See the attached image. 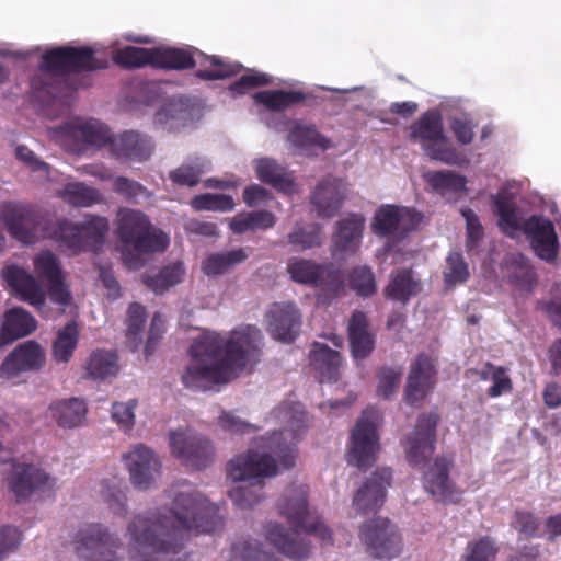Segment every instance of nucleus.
<instances>
[{
	"label": "nucleus",
	"instance_id": "44",
	"mask_svg": "<svg viewBox=\"0 0 561 561\" xmlns=\"http://www.w3.org/2000/svg\"><path fill=\"white\" fill-rule=\"evenodd\" d=\"M253 98L256 103L263 104L271 111H284L294 104L304 102L307 95L295 90H265L256 92Z\"/></svg>",
	"mask_w": 561,
	"mask_h": 561
},
{
	"label": "nucleus",
	"instance_id": "25",
	"mask_svg": "<svg viewBox=\"0 0 561 561\" xmlns=\"http://www.w3.org/2000/svg\"><path fill=\"white\" fill-rule=\"evenodd\" d=\"M453 460L446 457H436L433 465L423 477L425 490L437 501L455 503L459 501V493L449 479Z\"/></svg>",
	"mask_w": 561,
	"mask_h": 561
},
{
	"label": "nucleus",
	"instance_id": "30",
	"mask_svg": "<svg viewBox=\"0 0 561 561\" xmlns=\"http://www.w3.org/2000/svg\"><path fill=\"white\" fill-rule=\"evenodd\" d=\"M37 328L35 318L27 310L15 307L4 313V321L0 331V346L27 336Z\"/></svg>",
	"mask_w": 561,
	"mask_h": 561
},
{
	"label": "nucleus",
	"instance_id": "7",
	"mask_svg": "<svg viewBox=\"0 0 561 561\" xmlns=\"http://www.w3.org/2000/svg\"><path fill=\"white\" fill-rule=\"evenodd\" d=\"M410 139L420 142L430 160L457 167L468 163L465 154L445 135L442 116L437 111H426L410 126Z\"/></svg>",
	"mask_w": 561,
	"mask_h": 561
},
{
	"label": "nucleus",
	"instance_id": "34",
	"mask_svg": "<svg viewBox=\"0 0 561 561\" xmlns=\"http://www.w3.org/2000/svg\"><path fill=\"white\" fill-rule=\"evenodd\" d=\"M85 375L92 380H110L115 378L119 371L118 355L114 350H94L87 358L84 366Z\"/></svg>",
	"mask_w": 561,
	"mask_h": 561
},
{
	"label": "nucleus",
	"instance_id": "53",
	"mask_svg": "<svg viewBox=\"0 0 561 561\" xmlns=\"http://www.w3.org/2000/svg\"><path fill=\"white\" fill-rule=\"evenodd\" d=\"M447 286H454L467 282L469 278L468 264L459 252H450L446 259V267L443 272Z\"/></svg>",
	"mask_w": 561,
	"mask_h": 561
},
{
	"label": "nucleus",
	"instance_id": "51",
	"mask_svg": "<svg viewBox=\"0 0 561 561\" xmlns=\"http://www.w3.org/2000/svg\"><path fill=\"white\" fill-rule=\"evenodd\" d=\"M229 561H277V558L263 551L257 541L247 539L232 545Z\"/></svg>",
	"mask_w": 561,
	"mask_h": 561
},
{
	"label": "nucleus",
	"instance_id": "45",
	"mask_svg": "<svg viewBox=\"0 0 561 561\" xmlns=\"http://www.w3.org/2000/svg\"><path fill=\"white\" fill-rule=\"evenodd\" d=\"M154 48L126 46L113 55V61L124 68H140L154 64Z\"/></svg>",
	"mask_w": 561,
	"mask_h": 561
},
{
	"label": "nucleus",
	"instance_id": "11",
	"mask_svg": "<svg viewBox=\"0 0 561 561\" xmlns=\"http://www.w3.org/2000/svg\"><path fill=\"white\" fill-rule=\"evenodd\" d=\"M72 543L78 556L85 561H124L119 551L123 542L117 534L100 523L82 525Z\"/></svg>",
	"mask_w": 561,
	"mask_h": 561
},
{
	"label": "nucleus",
	"instance_id": "33",
	"mask_svg": "<svg viewBox=\"0 0 561 561\" xmlns=\"http://www.w3.org/2000/svg\"><path fill=\"white\" fill-rule=\"evenodd\" d=\"M289 144L299 152L314 154V150H327L332 144L313 125L296 124L288 133Z\"/></svg>",
	"mask_w": 561,
	"mask_h": 561
},
{
	"label": "nucleus",
	"instance_id": "49",
	"mask_svg": "<svg viewBox=\"0 0 561 561\" xmlns=\"http://www.w3.org/2000/svg\"><path fill=\"white\" fill-rule=\"evenodd\" d=\"M201 56L205 58L208 62L209 67L206 69H199L196 72V76L203 80H220L225 78L232 77L240 72L242 69V65L237 62H228L224 60L221 57L213 55L205 56L203 53H199Z\"/></svg>",
	"mask_w": 561,
	"mask_h": 561
},
{
	"label": "nucleus",
	"instance_id": "2",
	"mask_svg": "<svg viewBox=\"0 0 561 561\" xmlns=\"http://www.w3.org/2000/svg\"><path fill=\"white\" fill-rule=\"evenodd\" d=\"M263 335L254 325L234 330L229 339L204 332L190 346L191 363L181 380L185 388L208 391L227 383L249 364L257 363Z\"/></svg>",
	"mask_w": 561,
	"mask_h": 561
},
{
	"label": "nucleus",
	"instance_id": "42",
	"mask_svg": "<svg viewBox=\"0 0 561 561\" xmlns=\"http://www.w3.org/2000/svg\"><path fill=\"white\" fill-rule=\"evenodd\" d=\"M80 330L75 321L68 322L57 331V335L51 346V355L57 363H68L78 345Z\"/></svg>",
	"mask_w": 561,
	"mask_h": 561
},
{
	"label": "nucleus",
	"instance_id": "16",
	"mask_svg": "<svg viewBox=\"0 0 561 561\" xmlns=\"http://www.w3.org/2000/svg\"><path fill=\"white\" fill-rule=\"evenodd\" d=\"M169 436L172 454L186 467L204 469L213 462L214 448L206 437L188 428L170 432Z\"/></svg>",
	"mask_w": 561,
	"mask_h": 561
},
{
	"label": "nucleus",
	"instance_id": "58",
	"mask_svg": "<svg viewBox=\"0 0 561 561\" xmlns=\"http://www.w3.org/2000/svg\"><path fill=\"white\" fill-rule=\"evenodd\" d=\"M350 285L357 295L363 297L371 296L376 291V282L370 268L356 267L350 274Z\"/></svg>",
	"mask_w": 561,
	"mask_h": 561
},
{
	"label": "nucleus",
	"instance_id": "3",
	"mask_svg": "<svg viewBox=\"0 0 561 561\" xmlns=\"http://www.w3.org/2000/svg\"><path fill=\"white\" fill-rule=\"evenodd\" d=\"M280 516L285 517L291 529L283 525L270 523L265 527L266 540L285 557L301 561L311 551L309 541L302 537L314 535L324 545H332L331 530L308 511V490L305 485H289L277 502Z\"/></svg>",
	"mask_w": 561,
	"mask_h": 561
},
{
	"label": "nucleus",
	"instance_id": "19",
	"mask_svg": "<svg viewBox=\"0 0 561 561\" xmlns=\"http://www.w3.org/2000/svg\"><path fill=\"white\" fill-rule=\"evenodd\" d=\"M108 152L119 162H145L153 152L151 138L137 130L111 134Z\"/></svg>",
	"mask_w": 561,
	"mask_h": 561
},
{
	"label": "nucleus",
	"instance_id": "63",
	"mask_svg": "<svg viewBox=\"0 0 561 561\" xmlns=\"http://www.w3.org/2000/svg\"><path fill=\"white\" fill-rule=\"evenodd\" d=\"M22 534L18 527L5 525L0 528V561H3L10 553L20 546Z\"/></svg>",
	"mask_w": 561,
	"mask_h": 561
},
{
	"label": "nucleus",
	"instance_id": "48",
	"mask_svg": "<svg viewBox=\"0 0 561 561\" xmlns=\"http://www.w3.org/2000/svg\"><path fill=\"white\" fill-rule=\"evenodd\" d=\"M201 56L205 58L208 62L209 67L206 69H199L196 72V76L203 80H220L225 78L232 77L240 72L242 69V65L237 62H228L224 60L221 57L213 55L205 56L203 53H199Z\"/></svg>",
	"mask_w": 561,
	"mask_h": 561
},
{
	"label": "nucleus",
	"instance_id": "52",
	"mask_svg": "<svg viewBox=\"0 0 561 561\" xmlns=\"http://www.w3.org/2000/svg\"><path fill=\"white\" fill-rule=\"evenodd\" d=\"M205 172V164L199 159L192 163H184L169 173L170 180L180 186H196L201 175Z\"/></svg>",
	"mask_w": 561,
	"mask_h": 561
},
{
	"label": "nucleus",
	"instance_id": "6",
	"mask_svg": "<svg viewBox=\"0 0 561 561\" xmlns=\"http://www.w3.org/2000/svg\"><path fill=\"white\" fill-rule=\"evenodd\" d=\"M278 467L275 458L266 451L249 449L234 456L227 465V474L234 482L249 483L229 491V497L240 508H250L263 499L265 479L275 477Z\"/></svg>",
	"mask_w": 561,
	"mask_h": 561
},
{
	"label": "nucleus",
	"instance_id": "27",
	"mask_svg": "<svg viewBox=\"0 0 561 561\" xmlns=\"http://www.w3.org/2000/svg\"><path fill=\"white\" fill-rule=\"evenodd\" d=\"M346 197L345 183L336 178H324L310 195V203L322 218H331L337 214Z\"/></svg>",
	"mask_w": 561,
	"mask_h": 561
},
{
	"label": "nucleus",
	"instance_id": "26",
	"mask_svg": "<svg viewBox=\"0 0 561 561\" xmlns=\"http://www.w3.org/2000/svg\"><path fill=\"white\" fill-rule=\"evenodd\" d=\"M54 484V479L33 465H15L10 478V489L18 501L27 499L35 491L49 490Z\"/></svg>",
	"mask_w": 561,
	"mask_h": 561
},
{
	"label": "nucleus",
	"instance_id": "18",
	"mask_svg": "<svg viewBox=\"0 0 561 561\" xmlns=\"http://www.w3.org/2000/svg\"><path fill=\"white\" fill-rule=\"evenodd\" d=\"M523 232L536 255L553 263L559 253V241L552 221L541 215H531L523 222Z\"/></svg>",
	"mask_w": 561,
	"mask_h": 561
},
{
	"label": "nucleus",
	"instance_id": "41",
	"mask_svg": "<svg viewBox=\"0 0 561 561\" xmlns=\"http://www.w3.org/2000/svg\"><path fill=\"white\" fill-rule=\"evenodd\" d=\"M248 259L247 252L239 248L227 252L209 254L202 263V271L209 277H217L229 272L233 266Z\"/></svg>",
	"mask_w": 561,
	"mask_h": 561
},
{
	"label": "nucleus",
	"instance_id": "50",
	"mask_svg": "<svg viewBox=\"0 0 561 561\" xmlns=\"http://www.w3.org/2000/svg\"><path fill=\"white\" fill-rule=\"evenodd\" d=\"M60 196L65 202L76 207H90L101 201V194L96 188L82 183L67 184Z\"/></svg>",
	"mask_w": 561,
	"mask_h": 561
},
{
	"label": "nucleus",
	"instance_id": "57",
	"mask_svg": "<svg viewBox=\"0 0 561 561\" xmlns=\"http://www.w3.org/2000/svg\"><path fill=\"white\" fill-rule=\"evenodd\" d=\"M499 548L494 539L484 536L476 541L469 542L466 548L463 561H494Z\"/></svg>",
	"mask_w": 561,
	"mask_h": 561
},
{
	"label": "nucleus",
	"instance_id": "4",
	"mask_svg": "<svg viewBox=\"0 0 561 561\" xmlns=\"http://www.w3.org/2000/svg\"><path fill=\"white\" fill-rule=\"evenodd\" d=\"M33 265L37 277L47 282V291L31 273L18 265L3 267L1 276L15 297L37 310L41 311L46 306V296L65 309L71 300V293L65 283L57 256L50 251H42L34 256Z\"/></svg>",
	"mask_w": 561,
	"mask_h": 561
},
{
	"label": "nucleus",
	"instance_id": "62",
	"mask_svg": "<svg viewBox=\"0 0 561 561\" xmlns=\"http://www.w3.org/2000/svg\"><path fill=\"white\" fill-rule=\"evenodd\" d=\"M461 215L466 220V248L470 251L482 240L484 231L478 215L471 208L461 209Z\"/></svg>",
	"mask_w": 561,
	"mask_h": 561
},
{
	"label": "nucleus",
	"instance_id": "8",
	"mask_svg": "<svg viewBox=\"0 0 561 561\" xmlns=\"http://www.w3.org/2000/svg\"><path fill=\"white\" fill-rule=\"evenodd\" d=\"M287 425L260 438L257 444L264 450L275 455L280 466L288 470L296 466L297 445L307 432V413L298 403H291L279 410Z\"/></svg>",
	"mask_w": 561,
	"mask_h": 561
},
{
	"label": "nucleus",
	"instance_id": "31",
	"mask_svg": "<svg viewBox=\"0 0 561 561\" xmlns=\"http://www.w3.org/2000/svg\"><path fill=\"white\" fill-rule=\"evenodd\" d=\"M348 339L352 355L355 359H364L370 355L375 339L368 331V319L365 312L355 310L348 321Z\"/></svg>",
	"mask_w": 561,
	"mask_h": 561
},
{
	"label": "nucleus",
	"instance_id": "46",
	"mask_svg": "<svg viewBox=\"0 0 561 561\" xmlns=\"http://www.w3.org/2000/svg\"><path fill=\"white\" fill-rule=\"evenodd\" d=\"M425 180L440 194L463 192L467 184V179L454 171H432L425 174Z\"/></svg>",
	"mask_w": 561,
	"mask_h": 561
},
{
	"label": "nucleus",
	"instance_id": "17",
	"mask_svg": "<svg viewBox=\"0 0 561 561\" xmlns=\"http://www.w3.org/2000/svg\"><path fill=\"white\" fill-rule=\"evenodd\" d=\"M438 422L439 415L435 412L419 416L414 431L404 443L407 460L411 466H421L433 455Z\"/></svg>",
	"mask_w": 561,
	"mask_h": 561
},
{
	"label": "nucleus",
	"instance_id": "38",
	"mask_svg": "<svg viewBox=\"0 0 561 561\" xmlns=\"http://www.w3.org/2000/svg\"><path fill=\"white\" fill-rule=\"evenodd\" d=\"M68 61L70 73L95 71L106 69L110 65L108 58L88 46H68Z\"/></svg>",
	"mask_w": 561,
	"mask_h": 561
},
{
	"label": "nucleus",
	"instance_id": "13",
	"mask_svg": "<svg viewBox=\"0 0 561 561\" xmlns=\"http://www.w3.org/2000/svg\"><path fill=\"white\" fill-rule=\"evenodd\" d=\"M378 421V410L368 408L351 432L347 462L364 471L376 462L380 449Z\"/></svg>",
	"mask_w": 561,
	"mask_h": 561
},
{
	"label": "nucleus",
	"instance_id": "1",
	"mask_svg": "<svg viewBox=\"0 0 561 561\" xmlns=\"http://www.w3.org/2000/svg\"><path fill=\"white\" fill-rule=\"evenodd\" d=\"M220 508L195 490L173 493L169 514L149 511L128 523V557L131 561H160L179 553L192 534H210L221 529Z\"/></svg>",
	"mask_w": 561,
	"mask_h": 561
},
{
	"label": "nucleus",
	"instance_id": "37",
	"mask_svg": "<svg viewBox=\"0 0 561 561\" xmlns=\"http://www.w3.org/2000/svg\"><path fill=\"white\" fill-rule=\"evenodd\" d=\"M494 213L497 215V226L507 237L514 239L523 231V224L517 213L515 203L506 195L493 196Z\"/></svg>",
	"mask_w": 561,
	"mask_h": 561
},
{
	"label": "nucleus",
	"instance_id": "40",
	"mask_svg": "<svg viewBox=\"0 0 561 561\" xmlns=\"http://www.w3.org/2000/svg\"><path fill=\"white\" fill-rule=\"evenodd\" d=\"M50 410L59 426L72 428L85 420L87 404L81 399L70 398L51 404Z\"/></svg>",
	"mask_w": 561,
	"mask_h": 561
},
{
	"label": "nucleus",
	"instance_id": "60",
	"mask_svg": "<svg viewBox=\"0 0 561 561\" xmlns=\"http://www.w3.org/2000/svg\"><path fill=\"white\" fill-rule=\"evenodd\" d=\"M402 376L401 367H383L378 373V394L389 399L398 389Z\"/></svg>",
	"mask_w": 561,
	"mask_h": 561
},
{
	"label": "nucleus",
	"instance_id": "29",
	"mask_svg": "<svg viewBox=\"0 0 561 561\" xmlns=\"http://www.w3.org/2000/svg\"><path fill=\"white\" fill-rule=\"evenodd\" d=\"M364 225L365 219L358 214L339 220L332 238L334 253L354 254L360 245Z\"/></svg>",
	"mask_w": 561,
	"mask_h": 561
},
{
	"label": "nucleus",
	"instance_id": "32",
	"mask_svg": "<svg viewBox=\"0 0 561 561\" xmlns=\"http://www.w3.org/2000/svg\"><path fill=\"white\" fill-rule=\"evenodd\" d=\"M311 367L319 374V381H336L342 364L341 354L328 345L314 342L309 355Z\"/></svg>",
	"mask_w": 561,
	"mask_h": 561
},
{
	"label": "nucleus",
	"instance_id": "20",
	"mask_svg": "<svg viewBox=\"0 0 561 561\" xmlns=\"http://www.w3.org/2000/svg\"><path fill=\"white\" fill-rule=\"evenodd\" d=\"M287 272L294 282L313 287L342 282L340 271L332 263L294 257L287 264Z\"/></svg>",
	"mask_w": 561,
	"mask_h": 561
},
{
	"label": "nucleus",
	"instance_id": "15",
	"mask_svg": "<svg viewBox=\"0 0 561 561\" xmlns=\"http://www.w3.org/2000/svg\"><path fill=\"white\" fill-rule=\"evenodd\" d=\"M359 538L366 551L376 559H392L402 549V538L397 527L388 518H374L365 522Z\"/></svg>",
	"mask_w": 561,
	"mask_h": 561
},
{
	"label": "nucleus",
	"instance_id": "9",
	"mask_svg": "<svg viewBox=\"0 0 561 561\" xmlns=\"http://www.w3.org/2000/svg\"><path fill=\"white\" fill-rule=\"evenodd\" d=\"M108 232V220L101 216H89L83 222H72L67 218H56L48 227L47 234L61 245L77 251L96 252Z\"/></svg>",
	"mask_w": 561,
	"mask_h": 561
},
{
	"label": "nucleus",
	"instance_id": "23",
	"mask_svg": "<svg viewBox=\"0 0 561 561\" xmlns=\"http://www.w3.org/2000/svg\"><path fill=\"white\" fill-rule=\"evenodd\" d=\"M129 471L131 483L140 489H148L159 473L161 463L153 451L145 445H137L123 456Z\"/></svg>",
	"mask_w": 561,
	"mask_h": 561
},
{
	"label": "nucleus",
	"instance_id": "10",
	"mask_svg": "<svg viewBox=\"0 0 561 561\" xmlns=\"http://www.w3.org/2000/svg\"><path fill=\"white\" fill-rule=\"evenodd\" d=\"M0 219L11 237L25 245L35 243L38 237L50 239L47 230L55 225V219L46 217L37 207L13 202L0 206Z\"/></svg>",
	"mask_w": 561,
	"mask_h": 561
},
{
	"label": "nucleus",
	"instance_id": "28",
	"mask_svg": "<svg viewBox=\"0 0 561 561\" xmlns=\"http://www.w3.org/2000/svg\"><path fill=\"white\" fill-rule=\"evenodd\" d=\"M300 328V313L295 304H276L267 313V329L275 340L293 342Z\"/></svg>",
	"mask_w": 561,
	"mask_h": 561
},
{
	"label": "nucleus",
	"instance_id": "56",
	"mask_svg": "<svg viewBox=\"0 0 561 561\" xmlns=\"http://www.w3.org/2000/svg\"><path fill=\"white\" fill-rule=\"evenodd\" d=\"M191 205L196 210L229 211L234 202L230 195L205 193L194 196Z\"/></svg>",
	"mask_w": 561,
	"mask_h": 561
},
{
	"label": "nucleus",
	"instance_id": "36",
	"mask_svg": "<svg viewBox=\"0 0 561 561\" xmlns=\"http://www.w3.org/2000/svg\"><path fill=\"white\" fill-rule=\"evenodd\" d=\"M197 49L188 48H154L153 67L168 70H186L195 67L194 54Z\"/></svg>",
	"mask_w": 561,
	"mask_h": 561
},
{
	"label": "nucleus",
	"instance_id": "5",
	"mask_svg": "<svg viewBox=\"0 0 561 561\" xmlns=\"http://www.w3.org/2000/svg\"><path fill=\"white\" fill-rule=\"evenodd\" d=\"M116 234L123 247V261L130 270L142 267L145 256L164 252L170 244L169 236L154 227L148 215L128 207L117 210Z\"/></svg>",
	"mask_w": 561,
	"mask_h": 561
},
{
	"label": "nucleus",
	"instance_id": "39",
	"mask_svg": "<svg viewBox=\"0 0 561 561\" xmlns=\"http://www.w3.org/2000/svg\"><path fill=\"white\" fill-rule=\"evenodd\" d=\"M421 290V284L414 279L412 270H397L391 277L390 283L385 288V296L391 300L405 304L412 296Z\"/></svg>",
	"mask_w": 561,
	"mask_h": 561
},
{
	"label": "nucleus",
	"instance_id": "12",
	"mask_svg": "<svg viewBox=\"0 0 561 561\" xmlns=\"http://www.w3.org/2000/svg\"><path fill=\"white\" fill-rule=\"evenodd\" d=\"M69 73L68 46L46 50L42 55L38 73L31 79L34 96L43 102L56 99L66 89L65 77Z\"/></svg>",
	"mask_w": 561,
	"mask_h": 561
},
{
	"label": "nucleus",
	"instance_id": "64",
	"mask_svg": "<svg viewBox=\"0 0 561 561\" xmlns=\"http://www.w3.org/2000/svg\"><path fill=\"white\" fill-rule=\"evenodd\" d=\"M113 191L128 201H136L139 196H145L148 193L141 183L126 176H117L114 180Z\"/></svg>",
	"mask_w": 561,
	"mask_h": 561
},
{
	"label": "nucleus",
	"instance_id": "24",
	"mask_svg": "<svg viewBox=\"0 0 561 561\" xmlns=\"http://www.w3.org/2000/svg\"><path fill=\"white\" fill-rule=\"evenodd\" d=\"M436 367L431 355L421 353L410 366L404 397L408 403L421 401L435 385Z\"/></svg>",
	"mask_w": 561,
	"mask_h": 561
},
{
	"label": "nucleus",
	"instance_id": "14",
	"mask_svg": "<svg viewBox=\"0 0 561 561\" xmlns=\"http://www.w3.org/2000/svg\"><path fill=\"white\" fill-rule=\"evenodd\" d=\"M64 147L76 154L99 150L108 146L111 129L98 119L75 118L56 129Z\"/></svg>",
	"mask_w": 561,
	"mask_h": 561
},
{
	"label": "nucleus",
	"instance_id": "54",
	"mask_svg": "<svg viewBox=\"0 0 561 561\" xmlns=\"http://www.w3.org/2000/svg\"><path fill=\"white\" fill-rule=\"evenodd\" d=\"M287 240L296 251L319 247L321 244V228L318 225L309 228L297 226L293 232L288 234Z\"/></svg>",
	"mask_w": 561,
	"mask_h": 561
},
{
	"label": "nucleus",
	"instance_id": "55",
	"mask_svg": "<svg viewBox=\"0 0 561 561\" xmlns=\"http://www.w3.org/2000/svg\"><path fill=\"white\" fill-rule=\"evenodd\" d=\"M102 497L113 514L125 516L127 514L126 494L121 489V481L113 479L102 483Z\"/></svg>",
	"mask_w": 561,
	"mask_h": 561
},
{
	"label": "nucleus",
	"instance_id": "22",
	"mask_svg": "<svg viewBox=\"0 0 561 561\" xmlns=\"http://www.w3.org/2000/svg\"><path fill=\"white\" fill-rule=\"evenodd\" d=\"M392 470L378 468L357 491L353 499V506L362 514L379 510L385 502L387 489L391 485Z\"/></svg>",
	"mask_w": 561,
	"mask_h": 561
},
{
	"label": "nucleus",
	"instance_id": "35",
	"mask_svg": "<svg viewBox=\"0 0 561 561\" xmlns=\"http://www.w3.org/2000/svg\"><path fill=\"white\" fill-rule=\"evenodd\" d=\"M255 171L257 178L283 193H291L295 187L294 178L284 167L271 158H262L256 161Z\"/></svg>",
	"mask_w": 561,
	"mask_h": 561
},
{
	"label": "nucleus",
	"instance_id": "59",
	"mask_svg": "<svg viewBox=\"0 0 561 561\" xmlns=\"http://www.w3.org/2000/svg\"><path fill=\"white\" fill-rule=\"evenodd\" d=\"M539 517L529 511H515L512 526L528 538L539 537L540 530Z\"/></svg>",
	"mask_w": 561,
	"mask_h": 561
},
{
	"label": "nucleus",
	"instance_id": "47",
	"mask_svg": "<svg viewBox=\"0 0 561 561\" xmlns=\"http://www.w3.org/2000/svg\"><path fill=\"white\" fill-rule=\"evenodd\" d=\"M399 206L383 205L375 214L371 229L376 236L390 237L399 233Z\"/></svg>",
	"mask_w": 561,
	"mask_h": 561
},
{
	"label": "nucleus",
	"instance_id": "21",
	"mask_svg": "<svg viewBox=\"0 0 561 561\" xmlns=\"http://www.w3.org/2000/svg\"><path fill=\"white\" fill-rule=\"evenodd\" d=\"M46 360L41 344L34 340L19 344L3 360L0 367L2 377L10 379L22 371L39 370Z\"/></svg>",
	"mask_w": 561,
	"mask_h": 561
},
{
	"label": "nucleus",
	"instance_id": "43",
	"mask_svg": "<svg viewBox=\"0 0 561 561\" xmlns=\"http://www.w3.org/2000/svg\"><path fill=\"white\" fill-rule=\"evenodd\" d=\"M275 215L270 210L240 213L230 221L233 233L243 234L248 231L266 230L274 227Z\"/></svg>",
	"mask_w": 561,
	"mask_h": 561
},
{
	"label": "nucleus",
	"instance_id": "61",
	"mask_svg": "<svg viewBox=\"0 0 561 561\" xmlns=\"http://www.w3.org/2000/svg\"><path fill=\"white\" fill-rule=\"evenodd\" d=\"M218 425L226 432L232 435H244L250 433H255L259 431V427L254 424H251L232 412L222 411L221 415L218 419Z\"/></svg>",
	"mask_w": 561,
	"mask_h": 561
}]
</instances>
